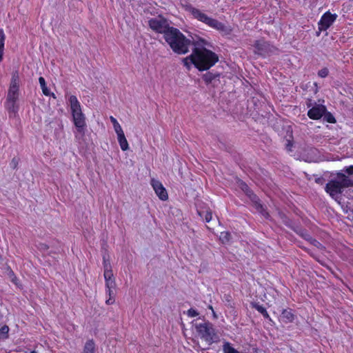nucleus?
<instances>
[{
	"label": "nucleus",
	"mask_w": 353,
	"mask_h": 353,
	"mask_svg": "<svg viewBox=\"0 0 353 353\" xmlns=\"http://www.w3.org/2000/svg\"><path fill=\"white\" fill-rule=\"evenodd\" d=\"M172 51L178 54H185L194 42L188 39L179 29L171 27L163 37Z\"/></svg>",
	"instance_id": "obj_1"
},
{
	"label": "nucleus",
	"mask_w": 353,
	"mask_h": 353,
	"mask_svg": "<svg viewBox=\"0 0 353 353\" xmlns=\"http://www.w3.org/2000/svg\"><path fill=\"white\" fill-rule=\"evenodd\" d=\"M194 48L192 52L195 62L194 66L200 71L207 70L212 67L219 61L218 55L203 46L200 47L197 43H193Z\"/></svg>",
	"instance_id": "obj_2"
},
{
	"label": "nucleus",
	"mask_w": 353,
	"mask_h": 353,
	"mask_svg": "<svg viewBox=\"0 0 353 353\" xmlns=\"http://www.w3.org/2000/svg\"><path fill=\"white\" fill-rule=\"evenodd\" d=\"M349 187H353V179L339 172L336 178L326 184L325 190L332 198L336 199L339 194H342L344 188Z\"/></svg>",
	"instance_id": "obj_3"
},
{
	"label": "nucleus",
	"mask_w": 353,
	"mask_h": 353,
	"mask_svg": "<svg viewBox=\"0 0 353 353\" xmlns=\"http://www.w3.org/2000/svg\"><path fill=\"white\" fill-rule=\"evenodd\" d=\"M186 10L190 12L194 19L219 32L229 34L232 31L230 27L225 26L223 23L215 19L208 17L205 13L191 5L186 6Z\"/></svg>",
	"instance_id": "obj_4"
},
{
	"label": "nucleus",
	"mask_w": 353,
	"mask_h": 353,
	"mask_svg": "<svg viewBox=\"0 0 353 353\" xmlns=\"http://www.w3.org/2000/svg\"><path fill=\"white\" fill-rule=\"evenodd\" d=\"M193 325L198 336L208 345H211L216 341L218 336L213 324L210 321L203 320L201 322L194 323Z\"/></svg>",
	"instance_id": "obj_5"
},
{
	"label": "nucleus",
	"mask_w": 353,
	"mask_h": 353,
	"mask_svg": "<svg viewBox=\"0 0 353 353\" xmlns=\"http://www.w3.org/2000/svg\"><path fill=\"white\" fill-rule=\"evenodd\" d=\"M73 121L79 132H84L85 117L81 111L80 103L77 98L72 95L69 99Z\"/></svg>",
	"instance_id": "obj_6"
},
{
	"label": "nucleus",
	"mask_w": 353,
	"mask_h": 353,
	"mask_svg": "<svg viewBox=\"0 0 353 353\" xmlns=\"http://www.w3.org/2000/svg\"><path fill=\"white\" fill-rule=\"evenodd\" d=\"M253 46L254 48V53L263 57L270 55L277 50L274 46L263 39L255 41Z\"/></svg>",
	"instance_id": "obj_7"
},
{
	"label": "nucleus",
	"mask_w": 353,
	"mask_h": 353,
	"mask_svg": "<svg viewBox=\"0 0 353 353\" xmlns=\"http://www.w3.org/2000/svg\"><path fill=\"white\" fill-rule=\"evenodd\" d=\"M148 25L152 30L158 33L163 34V37L165 36V32L171 28L167 20L161 17L150 19L148 21Z\"/></svg>",
	"instance_id": "obj_8"
},
{
	"label": "nucleus",
	"mask_w": 353,
	"mask_h": 353,
	"mask_svg": "<svg viewBox=\"0 0 353 353\" xmlns=\"http://www.w3.org/2000/svg\"><path fill=\"white\" fill-rule=\"evenodd\" d=\"M336 18V14H332L327 12L325 13L319 22V29L320 31L326 30L333 23Z\"/></svg>",
	"instance_id": "obj_9"
},
{
	"label": "nucleus",
	"mask_w": 353,
	"mask_h": 353,
	"mask_svg": "<svg viewBox=\"0 0 353 353\" xmlns=\"http://www.w3.org/2000/svg\"><path fill=\"white\" fill-rule=\"evenodd\" d=\"M151 185L161 200L166 201L168 199L167 191L160 181L152 179L151 180Z\"/></svg>",
	"instance_id": "obj_10"
},
{
	"label": "nucleus",
	"mask_w": 353,
	"mask_h": 353,
	"mask_svg": "<svg viewBox=\"0 0 353 353\" xmlns=\"http://www.w3.org/2000/svg\"><path fill=\"white\" fill-rule=\"evenodd\" d=\"M327 111L325 105L318 104L310 108L307 112V116L314 120L319 119Z\"/></svg>",
	"instance_id": "obj_11"
},
{
	"label": "nucleus",
	"mask_w": 353,
	"mask_h": 353,
	"mask_svg": "<svg viewBox=\"0 0 353 353\" xmlns=\"http://www.w3.org/2000/svg\"><path fill=\"white\" fill-rule=\"evenodd\" d=\"M219 77L220 73H212L211 72H208L203 75L202 79L207 85L212 83V85L215 87L220 83Z\"/></svg>",
	"instance_id": "obj_12"
},
{
	"label": "nucleus",
	"mask_w": 353,
	"mask_h": 353,
	"mask_svg": "<svg viewBox=\"0 0 353 353\" xmlns=\"http://www.w3.org/2000/svg\"><path fill=\"white\" fill-rule=\"evenodd\" d=\"M250 200L253 203V206L255 208V209L263 214L265 218H268L269 214L265 210L263 205L260 203V200L258 198V196L254 194L252 195V197L250 198Z\"/></svg>",
	"instance_id": "obj_13"
},
{
	"label": "nucleus",
	"mask_w": 353,
	"mask_h": 353,
	"mask_svg": "<svg viewBox=\"0 0 353 353\" xmlns=\"http://www.w3.org/2000/svg\"><path fill=\"white\" fill-rule=\"evenodd\" d=\"M295 319V315L293 314L291 309L283 310L281 315V319L285 323H292Z\"/></svg>",
	"instance_id": "obj_14"
},
{
	"label": "nucleus",
	"mask_w": 353,
	"mask_h": 353,
	"mask_svg": "<svg viewBox=\"0 0 353 353\" xmlns=\"http://www.w3.org/2000/svg\"><path fill=\"white\" fill-rule=\"evenodd\" d=\"M103 276L105 281V287L110 286V288H116V283L113 277V273L112 270H104Z\"/></svg>",
	"instance_id": "obj_15"
},
{
	"label": "nucleus",
	"mask_w": 353,
	"mask_h": 353,
	"mask_svg": "<svg viewBox=\"0 0 353 353\" xmlns=\"http://www.w3.org/2000/svg\"><path fill=\"white\" fill-rule=\"evenodd\" d=\"M5 107L8 110L9 115L14 114L19 109V106L17 104V101H8L6 100Z\"/></svg>",
	"instance_id": "obj_16"
},
{
	"label": "nucleus",
	"mask_w": 353,
	"mask_h": 353,
	"mask_svg": "<svg viewBox=\"0 0 353 353\" xmlns=\"http://www.w3.org/2000/svg\"><path fill=\"white\" fill-rule=\"evenodd\" d=\"M96 345L93 339L87 341L83 346L82 353H95Z\"/></svg>",
	"instance_id": "obj_17"
},
{
	"label": "nucleus",
	"mask_w": 353,
	"mask_h": 353,
	"mask_svg": "<svg viewBox=\"0 0 353 353\" xmlns=\"http://www.w3.org/2000/svg\"><path fill=\"white\" fill-rule=\"evenodd\" d=\"M39 82L40 83L43 94L46 96H52L53 98H56L55 94L54 93H51L48 88L45 79L42 77L39 78Z\"/></svg>",
	"instance_id": "obj_18"
},
{
	"label": "nucleus",
	"mask_w": 353,
	"mask_h": 353,
	"mask_svg": "<svg viewBox=\"0 0 353 353\" xmlns=\"http://www.w3.org/2000/svg\"><path fill=\"white\" fill-rule=\"evenodd\" d=\"M251 305L253 308L256 309L259 313H261L265 319L271 321L270 315L265 307L257 303H251Z\"/></svg>",
	"instance_id": "obj_19"
},
{
	"label": "nucleus",
	"mask_w": 353,
	"mask_h": 353,
	"mask_svg": "<svg viewBox=\"0 0 353 353\" xmlns=\"http://www.w3.org/2000/svg\"><path fill=\"white\" fill-rule=\"evenodd\" d=\"M18 98H19V90H16V89L14 87L9 88L6 100L17 101Z\"/></svg>",
	"instance_id": "obj_20"
},
{
	"label": "nucleus",
	"mask_w": 353,
	"mask_h": 353,
	"mask_svg": "<svg viewBox=\"0 0 353 353\" xmlns=\"http://www.w3.org/2000/svg\"><path fill=\"white\" fill-rule=\"evenodd\" d=\"M117 139L120 145V147L123 151H126L127 150H128V143L127 141L124 133L117 135Z\"/></svg>",
	"instance_id": "obj_21"
},
{
	"label": "nucleus",
	"mask_w": 353,
	"mask_h": 353,
	"mask_svg": "<svg viewBox=\"0 0 353 353\" xmlns=\"http://www.w3.org/2000/svg\"><path fill=\"white\" fill-rule=\"evenodd\" d=\"M105 288H106V293L109 296V299L105 301V303L108 305H111V304L114 303V301H115L114 294V292H113V290L115 288H110V287H105Z\"/></svg>",
	"instance_id": "obj_22"
},
{
	"label": "nucleus",
	"mask_w": 353,
	"mask_h": 353,
	"mask_svg": "<svg viewBox=\"0 0 353 353\" xmlns=\"http://www.w3.org/2000/svg\"><path fill=\"white\" fill-rule=\"evenodd\" d=\"M183 62L184 65L186 66V68L188 69H190V63L194 64V62H195L193 52H192V54L190 56L186 57L185 58H183Z\"/></svg>",
	"instance_id": "obj_23"
},
{
	"label": "nucleus",
	"mask_w": 353,
	"mask_h": 353,
	"mask_svg": "<svg viewBox=\"0 0 353 353\" xmlns=\"http://www.w3.org/2000/svg\"><path fill=\"white\" fill-rule=\"evenodd\" d=\"M239 186L241 189L250 198L252 195H254L253 192L249 188L248 185L243 182L241 181L239 183Z\"/></svg>",
	"instance_id": "obj_24"
},
{
	"label": "nucleus",
	"mask_w": 353,
	"mask_h": 353,
	"mask_svg": "<svg viewBox=\"0 0 353 353\" xmlns=\"http://www.w3.org/2000/svg\"><path fill=\"white\" fill-rule=\"evenodd\" d=\"M4 41H5V34L3 31L0 29V62L2 60L3 57V52L4 48Z\"/></svg>",
	"instance_id": "obj_25"
},
{
	"label": "nucleus",
	"mask_w": 353,
	"mask_h": 353,
	"mask_svg": "<svg viewBox=\"0 0 353 353\" xmlns=\"http://www.w3.org/2000/svg\"><path fill=\"white\" fill-rule=\"evenodd\" d=\"M198 214L200 215V216H203L205 221L208 223L212 220V214L210 210H207L205 212L198 211Z\"/></svg>",
	"instance_id": "obj_26"
},
{
	"label": "nucleus",
	"mask_w": 353,
	"mask_h": 353,
	"mask_svg": "<svg viewBox=\"0 0 353 353\" xmlns=\"http://www.w3.org/2000/svg\"><path fill=\"white\" fill-rule=\"evenodd\" d=\"M224 353H239L236 349L230 345L229 343H225L223 346Z\"/></svg>",
	"instance_id": "obj_27"
},
{
	"label": "nucleus",
	"mask_w": 353,
	"mask_h": 353,
	"mask_svg": "<svg viewBox=\"0 0 353 353\" xmlns=\"http://www.w3.org/2000/svg\"><path fill=\"white\" fill-rule=\"evenodd\" d=\"M9 327L7 325H3L0 328V340L6 339L8 337Z\"/></svg>",
	"instance_id": "obj_28"
},
{
	"label": "nucleus",
	"mask_w": 353,
	"mask_h": 353,
	"mask_svg": "<svg viewBox=\"0 0 353 353\" xmlns=\"http://www.w3.org/2000/svg\"><path fill=\"white\" fill-rule=\"evenodd\" d=\"M231 234L228 232H222L220 233L219 239L223 243H228L230 241Z\"/></svg>",
	"instance_id": "obj_29"
},
{
	"label": "nucleus",
	"mask_w": 353,
	"mask_h": 353,
	"mask_svg": "<svg viewBox=\"0 0 353 353\" xmlns=\"http://www.w3.org/2000/svg\"><path fill=\"white\" fill-rule=\"evenodd\" d=\"M323 115H324V119L327 122H328L330 123H336V119H335L334 117L330 112H327V111H326Z\"/></svg>",
	"instance_id": "obj_30"
},
{
	"label": "nucleus",
	"mask_w": 353,
	"mask_h": 353,
	"mask_svg": "<svg viewBox=\"0 0 353 353\" xmlns=\"http://www.w3.org/2000/svg\"><path fill=\"white\" fill-rule=\"evenodd\" d=\"M14 87L16 90H19V84H18V76L17 74H13L11 83L10 88Z\"/></svg>",
	"instance_id": "obj_31"
},
{
	"label": "nucleus",
	"mask_w": 353,
	"mask_h": 353,
	"mask_svg": "<svg viewBox=\"0 0 353 353\" xmlns=\"http://www.w3.org/2000/svg\"><path fill=\"white\" fill-rule=\"evenodd\" d=\"M329 71L326 68H322L318 72V75L321 78H325L328 75Z\"/></svg>",
	"instance_id": "obj_32"
},
{
	"label": "nucleus",
	"mask_w": 353,
	"mask_h": 353,
	"mask_svg": "<svg viewBox=\"0 0 353 353\" xmlns=\"http://www.w3.org/2000/svg\"><path fill=\"white\" fill-rule=\"evenodd\" d=\"M187 314H188V316H190V317H195L199 314V313L196 310H194L193 308L189 309L187 312Z\"/></svg>",
	"instance_id": "obj_33"
},
{
	"label": "nucleus",
	"mask_w": 353,
	"mask_h": 353,
	"mask_svg": "<svg viewBox=\"0 0 353 353\" xmlns=\"http://www.w3.org/2000/svg\"><path fill=\"white\" fill-rule=\"evenodd\" d=\"M299 234L305 240H307L308 241H310V240H312V237L306 231L301 230Z\"/></svg>",
	"instance_id": "obj_34"
},
{
	"label": "nucleus",
	"mask_w": 353,
	"mask_h": 353,
	"mask_svg": "<svg viewBox=\"0 0 353 353\" xmlns=\"http://www.w3.org/2000/svg\"><path fill=\"white\" fill-rule=\"evenodd\" d=\"M103 268L104 270H111V265L108 260H106L105 256H103Z\"/></svg>",
	"instance_id": "obj_35"
},
{
	"label": "nucleus",
	"mask_w": 353,
	"mask_h": 353,
	"mask_svg": "<svg viewBox=\"0 0 353 353\" xmlns=\"http://www.w3.org/2000/svg\"><path fill=\"white\" fill-rule=\"evenodd\" d=\"M19 163V159L17 158H13L10 163V167L12 169H16Z\"/></svg>",
	"instance_id": "obj_36"
},
{
	"label": "nucleus",
	"mask_w": 353,
	"mask_h": 353,
	"mask_svg": "<svg viewBox=\"0 0 353 353\" xmlns=\"http://www.w3.org/2000/svg\"><path fill=\"white\" fill-rule=\"evenodd\" d=\"M114 129L117 135L124 133L119 123H118V125H115L114 126Z\"/></svg>",
	"instance_id": "obj_37"
},
{
	"label": "nucleus",
	"mask_w": 353,
	"mask_h": 353,
	"mask_svg": "<svg viewBox=\"0 0 353 353\" xmlns=\"http://www.w3.org/2000/svg\"><path fill=\"white\" fill-rule=\"evenodd\" d=\"M310 243L312 244L313 245L317 247V248H321L323 247L322 246V244L321 243H319L317 240L314 239L312 238V240H310Z\"/></svg>",
	"instance_id": "obj_38"
},
{
	"label": "nucleus",
	"mask_w": 353,
	"mask_h": 353,
	"mask_svg": "<svg viewBox=\"0 0 353 353\" xmlns=\"http://www.w3.org/2000/svg\"><path fill=\"white\" fill-rule=\"evenodd\" d=\"M344 171L348 174H353V165L345 168Z\"/></svg>",
	"instance_id": "obj_39"
},
{
	"label": "nucleus",
	"mask_w": 353,
	"mask_h": 353,
	"mask_svg": "<svg viewBox=\"0 0 353 353\" xmlns=\"http://www.w3.org/2000/svg\"><path fill=\"white\" fill-rule=\"evenodd\" d=\"M315 182L318 184L322 185L325 182V179L322 176L317 177L315 179Z\"/></svg>",
	"instance_id": "obj_40"
},
{
	"label": "nucleus",
	"mask_w": 353,
	"mask_h": 353,
	"mask_svg": "<svg viewBox=\"0 0 353 353\" xmlns=\"http://www.w3.org/2000/svg\"><path fill=\"white\" fill-rule=\"evenodd\" d=\"M39 248L41 250H42V251H46V250H47L49 248V247H48V245H46V244H45V243H40V244L39 245Z\"/></svg>",
	"instance_id": "obj_41"
},
{
	"label": "nucleus",
	"mask_w": 353,
	"mask_h": 353,
	"mask_svg": "<svg viewBox=\"0 0 353 353\" xmlns=\"http://www.w3.org/2000/svg\"><path fill=\"white\" fill-rule=\"evenodd\" d=\"M110 121H111V122H112V123L113 126H114L115 125H118V123H118L117 120L114 117H113L112 116H111V117H110Z\"/></svg>",
	"instance_id": "obj_42"
},
{
	"label": "nucleus",
	"mask_w": 353,
	"mask_h": 353,
	"mask_svg": "<svg viewBox=\"0 0 353 353\" xmlns=\"http://www.w3.org/2000/svg\"><path fill=\"white\" fill-rule=\"evenodd\" d=\"M312 105V100L309 99L308 102L307 103V106L310 108Z\"/></svg>",
	"instance_id": "obj_43"
},
{
	"label": "nucleus",
	"mask_w": 353,
	"mask_h": 353,
	"mask_svg": "<svg viewBox=\"0 0 353 353\" xmlns=\"http://www.w3.org/2000/svg\"><path fill=\"white\" fill-rule=\"evenodd\" d=\"M292 146V143H290V141H288V143L287 144V148L290 150V147Z\"/></svg>",
	"instance_id": "obj_44"
},
{
	"label": "nucleus",
	"mask_w": 353,
	"mask_h": 353,
	"mask_svg": "<svg viewBox=\"0 0 353 353\" xmlns=\"http://www.w3.org/2000/svg\"><path fill=\"white\" fill-rule=\"evenodd\" d=\"M30 353H37L36 351H31Z\"/></svg>",
	"instance_id": "obj_45"
}]
</instances>
